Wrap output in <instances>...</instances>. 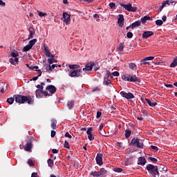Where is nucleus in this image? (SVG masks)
Masks as SVG:
<instances>
[{"instance_id":"nucleus-1","label":"nucleus","mask_w":177,"mask_h":177,"mask_svg":"<svg viewBox=\"0 0 177 177\" xmlns=\"http://www.w3.org/2000/svg\"><path fill=\"white\" fill-rule=\"evenodd\" d=\"M19 104H25L26 102L28 104H34V95H15L14 97H10L7 99V103L10 104H12L15 102Z\"/></svg>"},{"instance_id":"nucleus-2","label":"nucleus","mask_w":177,"mask_h":177,"mask_svg":"<svg viewBox=\"0 0 177 177\" xmlns=\"http://www.w3.org/2000/svg\"><path fill=\"white\" fill-rule=\"evenodd\" d=\"M122 80L124 81H128L129 82H141L140 78L138 77L136 75H123L122 76Z\"/></svg>"},{"instance_id":"nucleus-3","label":"nucleus","mask_w":177,"mask_h":177,"mask_svg":"<svg viewBox=\"0 0 177 177\" xmlns=\"http://www.w3.org/2000/svg\"><path fill=\"white\" fill-rule=\"evenodd\" d=\"M146 169L148 171L149 174H152V175H158V177H160V173L158 171V167L153 165H147Z\"/></svg>"},{"instance_id":"nucleus-4","label":"nucleus","mask_w":177,"mask_h":177,"mask_svg":"<svg viewBox=\"0 0 177 177\" xmlns=\"http://www.w3.org/2000/svg\"><path fill=\"white\" fill-rule=\"evenodd\" d=\"M131 145L137 147L138 149H143L144 140L142 139H140V138H133L131 140Z\"/></svg>"},{"instance_id":"nucleus-5","label":"nucleus","mask_w":177,"mask_h":177,"mask_svg":"<svg viewBox=\"0 0 177 177\" xmlns=\"http://www.w3.org/2000/svg\"><path fill=\"white\" fill-rule=\"evenodd\" d=\"M82 73V69H74V70H71L68 71V76H70L71 78L73 77H77L78 78L79 77H82V75L81 74Z\"/></svg>"},{"instance_id":"nucleus-6","label":"nucleus","mask_w":177,"mask_h":177,"mask_svg":"<svg viewBox=\"0 0 177 177\" xmlns=\"http://www.w3.org/2000/svg\"><path fill=\"white\" fill-rule=\"evenodd\" d=\"M120 6L124 8V9L127 10V12H136L138 10V8L133 7L131 3H129V4L120 3Z\"/></svg>"},{"instance_id":"nucleus-7","label":"nucleus","mask_w":177,"mask_h":177,"mask_svg":"<svg viewBox=\"0 0 177 177\" xmlns=\"http://www.w3.org/2000/svg\"><path fill=\"white\" fill-rule=\"evenodd\" d=\"M141 101L145 104L149 105L150 107H155L158 104L156 101L150 100V99H148V98H142Z\"/></svg>"},{"instance_id":"nucleus-8","label":"nucleus","mask_w":177,"mask_h":177,"mask_svg":"<svg viewBox=\"0 0 177 177\" xmlns=\"http://www.w3.org/2000/svg\"><path fill=\"white\" fill-rule=\"evenodd\" d=\"M61 20H62L64 23H65L66 25H68L70 24L71 21V15L68 13H67V12H64Z\"/></svg>"},{"instance_id":"nucleus-9","label":"nucleus","mask_w":177,"mask_h":177,"mask_svg":"<svg viewBox=\"0 0 177 177\" xmlns=\"http://www.w3.org/2000/svg\"><path fill=\"white\" fill-rule=\"evenodd\" d=\"M120 95L122 97H124L128 100L135 98L134 94L131 93V92H129L128 93H127V92L125 91H121Z\"/></svg>"},{"instance_id":"nucleus-10","label":"nucleus","mask_w":177,"mask_h":177,"mask_svg":"<svg viewBox=\"0 0 177 177\" xmlns=\"http://www.w3.org/2000/svg\"><path fill=\"white\" fill-rule=\"evenodd\" d=\"M153 59L154 57L153 56L145 57L140 60V65H150V62H147V61H153Z\"/></svg>"},{"instance_id":"nucleus-11","label":"nucleus","mask_w":177,"mask_h":177,"mask_svg":"<svg viewBox=\"0 0 177 177\" xmlns=\"http://www.w3.org/2000/svg\"><path fill=\"white\" fill-rule=\"evenodd\" d=\"M95 66V64L93 62H88L85 65V68H82V71L86 72V71H91L93 70V67Z\"/></svg>"},{"instance_id":"nucleus-12","label":"nucleus","mask_w":177,"mask_h":177,"mask_svg":"<svg viewBox=\"0 0 177 177\" xmlns=\"http://www.w3.org/2000/svg\"><path fill=\"white\" fill-rule=\"evenodd\" d=\"M96 163L99 166L103 165V158H102V154L97 153L96 156Z\"/></svg>"},{"instance_id":"nucleus-13","label":"nucleus","mask_w":177,"mask_h":177,"mask_svg":"<svg viewBox=\"0 0 177 177\" xmlns=\"http://www.w3.org/2000/svg\"><path fill=\"white\" fill-rule=\"evenodd\" d=\"M92 131H93V127H88V130L86 131V133L88 135V139L90 141H93V140L95 139V137H94L93 134L92 133Z\"/></svg>"},{"instance_id":"nucleus-14","label":"nucleus","mask_w":177,"mask_h":177,"mask_svg":"<svg viewBox=\"0 0 177 177\" xmlns=\"http://www.w3.org/2000/svg\"><path fill=\"white\" fill-rule=\"evenodd\" d=\"M46 90L48 91V92L51 94H54L56 93L57 88L54 85H48L46 87Z\"/></svg>"},{"instance_id":"nucleus-15","label":"nucleus","mask_w":177,"mask_h":177,"mask_svg":"<svg viewBox=\"0 0 177 177\" xmlns=\"http://www.w3.org/2000/svg\"><path fill=\"white\" fill-rule=\"evenodd\" d=\"M154 32L153 31H145L142 33V38L143 39H147L150 37H151V35H153Z\"/></svg>"},{"instance_id":"nucleus-16","label":"nucleus","mask_w":177,"mask_h":177,"mask_svg":"<svg viewBox=\"0 0 177 177\" xmlns=\"http://www.w3.org/2000/svg\"><path fill=\"white\" fill-rule=\"evenodd\" d=\"M124 21V15H119V18H118V24L119 25L120 27H123Z\"/></svg>"},{"instance_id":"nucleus-17","label":"nucleus","mask_w":177,"mask_h":177,"mask_svg":"<svg viewBox=\"0 0 177 177\" xmlns=\"http://www.w3.org/2000/svg\"><path fill=\"white\" fill-rule=\"evenodd\" d=\"M147 163V160L145 157H139L138 160V165L145 166Z\"/></svg>"},{"instance_id":"nucleus-18","label":"nucleus","mask_w":177,"mask_h":177,"mask_svg":"<svg viewBox=\"0 0 177 177\" xmlns=\"http://www.w3.org/2000/svg\"><path fill=\"white\" fill-rule=\"evenodd\" d=\"M32 147V143L31 142V141H30L29 142H27L26 145L24 147V149L26 151H30Z\"/></svg>"},{"instance_id":"nucleus-19","label":"nucleus","mask_w":177,"mask_h":177,"mask_svg":"<svg viewBox=\"0 0 177 177\" xmlns=\"http://www.w3.org/2000/svg\"><path fill=\"white\" fill-rule=\"evenodd\" d=\"M28 30H29V33H30L28 40H30V39H32L34 37V35L35 34V31L34 30V28H32L31 26L29 28Z\"/></svg>"},{"instance_id":"nucleus-20","label":"nucleus","mask_w":177,"mask_h":177,"mask_svg":"<svg viewBox=\"0 0 177 177\" xmlns=\"http://www.w3.org/2000/svg\"><path fill=\"white\" fill-rule=\"evenodd\" d=\"M160 172H167L168 168L165 167V165H160V167L158 168Z\"/></svg>"},{"instance_id":"nucleus-21","label":"nucleus","mask_w":177,"mask_h":177,"mask_svg":"<svg viewBox=\"0 0 177 177\" xmlns=\"http://www.w3.org/2000/svg\"><path fill=\"white\" fill-rule=\"evenodd\" d=\"M128 65L129 68L132 70V71H136V70L138 69V66L135 63H129L128 64Z\"/></svg>"},{"instance_id":"nucleus-22","label":"nucleus","mask_w":177,"mask_h":177,"mask_svg":"<svg viewBox=\"0 0 177 177\" xmlns=\"http://www.w3.org/2000/svg\"><path fill=\"white\" fill-rule=\"evenodd\" d=\"M36 97L41 98L43 97V90L35 91Z\"/></svg>"},{"instance_id":"nucleus-23","label":"nucleus","mask_w":177,"mask_h":177,"mask_svg":"<svg viewBox=\"0 0 177 177\" xmlns=\"http://www.w3.org/2000/svg\"><path fill=\"white\" fill-rule=\"evenodd\" d=\"M57 120L55 119L51 120V124H50L51 129H56L57 128Z\"/></svg>"},{"instance_id":"nucleus-24","label":"nucleus","mask_w":177,"mask_h":177,"mask_svg":"<svg viewBox=\"0 0 177 177\" xmlns=\"http://www.w3.org/2000/svg\"><path fill=\"white\" fill-rule=\"evenodd\" d=\"M141 24V21H136L135 22H133V24H131V28H135L136 27H139L140 26Z\"/></svg>"},{"instance_id":"nucleus-25","label":"nucleus","mask_w":177,"mask_h":177,"mask_svg":"<svg viewBox=\"0 0 177 177\" xmlns=\"http://www.w3.org/2000/svg\"><path fill=\"white\" fill-rule=\"evenodd\" d=\"M131 134H132L131 130L130 129L125 130L124 136L126 138H129Z\"/></svg>"},{"instance_id":"nucleus-26","label":"nucleus","mask_w":177,"mask_h":177,"mask_svg":"<svg viewBox=\"0 0 177 177\" xmlns=\"http://www.w3.org/2000/svg\"><path fill=\"white\" fill-rule=\"evenodd\" d=\"M164 3H165V6H166L167 5V6H171V4L173 5L174 3L176 5V1H174L173 0H166V1H164Z\"/></svg>"},{"instance_id":"nucleus-27","label":"nucleus","mask_w":177,"mask_h":177,"mask_svg":"<svg viewBox=\"0 0 177 177\" xmlns=\"http://www.w3.org/2000/svg\"><path fill=\"white\" fill-rule=\"evenodd\" d=\"M148 20H151V17L145 16V17L141 18V23L142 24H145L147 21H148Z\"/></svg>"},{"instance_id":"nucleus-28","label":"nucleus","mask_w":177,"mask_h":177,"mask_svg":"<svg viewBox=\"0 0 177 177\" xmlns=\"http://www.w3.org/2000/svg\"><path fill=\"white\" fill-rule=\"evenodd\" d=\"M177 66V56L174 57L171 64H170V67H176Z\"/></svg>"},{"instance_id":"nucleus-29","label":"nucleus","mask_w":177,"mask_h":177,"mask_svg":"<svg viewBox=\"0 0 177 177\" xmlns=\"http://www.w3.org/2000/svg\"><path fill=\"white\" fill-rule=\"evenodd\" d=\"M30 49H31V46L29 44L24 46L23 51L24 52H28L29 50H30Z\"/></svg>"},{"instance_id":"nucleus-30","label":"nucleus","mask_w":177,"mask_h":177,"mask_svg":"<svg viewBox=\"0 0 177 177\" xmlns=\"http://www.w3.org/2000/svg\"><path fill=\"white\" fill-rule=\"evenodd\" d=\"M36 42H37V39H33L30 40L29 45L30 46V48L33 47V46L36 44Z\"/></svg>"},{"instance_id":"nucleus-31","label":"nucleus","mask_w":177,"mask_h":177,"mask_svg":"<svg viewBox=\"0 0 177 177\" xmlns=\"http://www.w3.org/2000/svg\"><path fill=\"white\" fill-rule=\"evenodd\" d=\"M91 175L93 177H100V171H92Z\"/></svg>"},{"instance_id":"nucleus-32","label":"nucleus","mask_w":177,"mask_h":177,"mask_svg":"<svg viewBox=\"0 0 177 177\" xmlns=\"http://www.w3.org/2000/svg\"><path fill=\"white\" fill-rule=\"evenodd\" d=\"M68 67L72 70H77L80 66L78 64H69Z\"/></svg>"},{"instance_id":"nucleus-33","label":"nucleus","mask_w":177,"mask_h":177,"mask_svg":"<svg viewBox=\"0 0 177 177\" xmlns=\"http://www.w3.org/2000/svg\"><path fill=\"white\" fill-rule=\"evenodd\" d=\"M113 170L115 173H121V172H122L123 169L122 168H120V167H115V168L113 169Z\"/></svg>"},{"instance_id":"nucleus-34","label":"nucleus","mask_w":177,"mask_h":177,"mask_svg":"<svg viewBox=\"0 0 177 177\" xmlns=\"http://www.w3.org/2000/svg\"><path fill=\"white\" fill-rule=\"evenodd\" d=\"M48 62L49 64H53V63H57L58 62V60L55 59V57L53 59H48Z\"/></svg>"},{"instance_id":"nucleus-35","label":"nucleus","mask_w":177,"mask_h":177,"mask_svg":"<svg viewBox=\"0 0 177 177\" xmlns=\"http://www.w3.org/2000/svg\"><path fill=\"white\" fill-rule=\"evenodd\" d=\"M47 48H48V46H44V50L46 51V56H47V57H50V52L49 51V50Z\"/></svg>"},{"instance_id":"nucleus-36","label":"nucleus","mask_w":177,"mask_h":177,"mask_svg":"<svg viewBox=\"0 0 177 177\" xmlns=\"http://www.w3.org/2000/svg\"><path fill=\"white\" fill-rule=\"evenodd\" d=\"M10 55H11L12 57L16 58V57H17L19 55V53H18L17 51H13V52H12V53H10Z\"/></svg>"},{"instance_id":"nucleus-37","label":"nucleus","mask_w":177,"mask_h":177,"mask_svg":"<svg viewBox=\"0 0 177 177\" xmlns=\"http://www.w3.org/2000/svg\"><path fill=\"white\" fill-rule=\"evenodd\" d=\"M106 173H107V171L105 170L104 168H101V169H100V176H101V175H103V176H104V175H106Z\"/></svg>"},{"instance_id":"nucleus-38","label":"nucleus","mask_w":177,"mask_h":177,"mask_svg":"<svg viewBox=\"0 0 177 177\" xmlns=\"http://www.w3.org/2000/svg\"><path fill=\"white\" fill-rule=\"evenodd\" d=\"M47 162H48V166H49L50 167H53L54 163H53V160H51V158H49V159L47 160Z\"/></svg>"},{"instance_id":"nucleus-39","label":"nucleus","mask_w":177,"mask_h":177,"mask_svg":"<svg viewBox=\"0 0 177 177\" xmlns=\"http://www.w3.org/2000/svg\"><path fill=\"white\" fill-rule=\"evenodd\" d=\"M68 108L71 109L74 106V102L73 101H69L68 102Z\"/></svg>"},{"instance_id":"nucleus-40","label":"nucleus","mask_w":177,"mask_h":177,"mask_svg":"<svg viewBox=\"0 0 177 177\" xmlns=\"http://www.w3.org/2000/svg\"><path fill=\"white\" fill-rule=\"evenodd\" d=\"M118 49L120 52H122L124 50V45L122 44V43H120L119 47Z\"/></svg>"},{"instance_id":"nucleus-41","label":"nucleus","mask_w":177,"mask_h":177,"mask_svg":"<svg viewBox=\"0 0 177 177\" xmlns=\"http://www.w3.org/2000/svg\"><path fill=\"white\" fill-rule=\"evenodd\" d=\"M7 87V85L4 84V86H0V91L2 94L5 93V90Z\"/></svg>"},{"instance_id":"nucleus-42","label":"nucleus","mask_w":177,"mask_h":177,"mask_svg":"<svg viewBox=\"0 0 177 177\" xmlns=\"http://www.w3.org/2000/svg\"><path fill=\"white\" fill-rule=\"evenodd\" d=\"M155 24L158 26H161L163 24V21L162 20H156L155 21Z\"/></svg>"},{"instance_id":"nucleus-43","label":"nucleus","mask_w":177,"mask_h":177,"mask_svg":"<svg viewBox=\"0 0 177 177\" xmlns=\"http://www.w3.org/2000/svg\"><path fill=\"white\" fill-rule=\"evenodd\" d=\"M104 85L105 86H109V84H111V81H106V78L104 79V82H103Z\"/></svg>"},{"instance_id":"nucleus-44","label":"nucleus","mask_w":177,"mask_h":177,"mask_svg":"<svg viewBox=\"0 0 177 177\" xmlns=\"http://www.w3.org/2000/svg\"><path fill=\"white\" fill-rule=\"evenodd\" d=\"M149 159L150 160H151L152 162H153V163H157V162H158V160H157V158H156L149 157Z\"/></svg>"},{"instance_id":"nucleus-45","label":"nucleus","mask_w":177,"mask_h":177,"mask_svg":"<svg viewBox=\"0 0 177 177\" xmlns=\"http://www.w3.org/2000/svg\"><path fill=\"white\" fill-rule=\"evenodd\" d=\"M38 12V15L41 17H45L47 15L46 13H43V12H39V11H37Z\"/></svg>"},{"instance_id":"nucleus-46","label":"nucleus","mask_w":177,"mask_h":177,"mask_svg":"<svg viewBox=\"0 0 177 177\" xmlns=\"http://www.w3.org/2000/svg\"><path fill=\"white\" fill-rule=\"evenodd\" d=\"M133 35L132 32H127V38L131 39V38L133 37Z\"/></svg>"},{"instance_id":"nucleus-47","label":"nucleus","mask_w":177,"mask_h":177,"mask_svg":"<svg viewBox=\"0 0 177 177\" xmlns=\"http://www.w3.org/2000/svg\"><path fill=\"white\" fill-rule=\"evenodd\" d=\"M64 147L66 149H70L69 143L68 142L67 140H65V143H64Z\"/></svg>"},{"instance_id":"nucleus-48","label":"nucleus","mask_w":177,"mask_h":177,"mask_svg":"<svg viewBox=\"0 0 177 177\" xmlns=\"http://www.w3.org/2000/svg\"><path fill=\"white\" fill-rule=\"evenodd\" d=\"M165 7V1H163L162 6L158 8L159 12H162L163 8Z\"/></svg>"},{"instance_id":"nucleus-49","label":"nucleus","mask_w":177,"mask_h":177,"mask_svg":"<svg viewBox=\"0 0 177 177\" xmlns=\"http://www.w3.org/2000/svg\"><path fill=\"white\" fill-rule=\"evenodd\" d=\"M115 77L120 76V73L118 71H113V73H111Z\"/></svg>"},{"instance_id":"nucleus-50","label":"nucleus","mask_w":177,"mask_h":177,"mask_svg":"<svg viewBox=\"0 0 177 177\" xmlns=\"http://www.w3.org/2000/svg\"><path fill=\"white\" fill-rule=\"evenodd\" d=\"M28 164L29 166H34L35 165L34 162L32 160H28Z\"/></svg>"},{"instance_id":"nucleus-51","label":"nucleus","mask_w":177,"mask_h":177,"mask_svg":"<svg viewBox=\"0 0 177 177\" xmlns=\"http://www.w3.org/2000/svg\"><path fill=\"white\" fill-rule=\"evenodd\" d=\"M151 147L155 152H157L158 150V148L156 146L151 145Z\"/></svg>"},{"instance_id":"nucleus-52","label":"nucleus","mask_w":177,"mask_h":177,"mask_svg":"<svg viewBox=\"0 0 177 177\" xmlns=\"http://www.w3.org/2000/svg\"><path fill=\"white\" fill-rule=\"evenodd\" d=\"M100 91H101V88H100V87H95V88H93V93L97 92V91L100 92Z\"/></svg>"},{"instance_id":"nucleus-53","label":"nucleus","mask_w":177,"mask_h":177,"mask_svg":"<svg viewBox=\"0 0 177 177\" xmlns=\"http://www.w3.org/2000/svg\"><path fill=\"white\" fill-rule=\"evenodd\" d=\"M109 6H110L111 9H115V3H110Z\"/></svg>"},{"instance_id":"nucleus-54","label":"nucleus","mask_w":177,"mask_h":177,"mask_svg":"<svg viewBox=\"0 0 177 177\" xmlns=\"http://www.w3.org/2000/svg\"><path fill=\"white\" fill-rule=\"evenodd\" d=\"M56 136V131L55 130H51V138H53Z\"/></svg>"},{"instance_id":"nucleus-55","label":"nucleus","mask_w":177,"mask_h":177,"mask_svg":"<svg viewBox=\"0 0 177 177\" xmlns=\"http://www.w3.org/2000/svg\"><path fill=\"white\" fill-rule=\"evenodd\" d=\"M10 63L12 65H16L15 62V59H12V57H11L10 59Z\"/></svg>"},{"instance_id":"nucleus-56","label":"nucleus","mask_w":177,"mask_h":177,"mask_svg":"<svg viewBox=\"0 0 177 177\" xmlns=\"http://www.w3.org/2000/svg\"><path fill=\"white\" fill-rule=\"evenodd\" d=\"M65 138H68L69 139L72 138V136H71V134L68 132H66L65 133Z\"/></svg>"},{"instance_id":"nucleus-57","label":"nucleus","mask_w":177,"mask_h":177,"mask_svg":"<svg viewBox=\"0 0 177 177\" xmlns=\"http://www.w3.org/2000/svg\"><path fill=\"white\" fill-rule=\"evenodd\" d=\"M37 87L38 88V90L44 91V86H42V85L37 84Z\"/></svg>"},{"instance_id":"nucleus-58","label":"nucleus","mask_w":177,"mask_h":177,"mask_svg":"<svg viewBox=\"0 0 177 177\" xmlns=\"http://www.w3.org/2000/svg\"><path fill=\"white\" fill-rule=\"evenodd\" d=\"M102 113L100 111H97L96 114V118H101Z\"/></svg>"},{"instance_id":"nucleus-59","label":"nucleus","mask_w":177,"mask_h":177,"mask_svg":"<svg viewBox=\"0 0 177 177\" xmlns=\"http://www.w3.org/2000/svg\"><path fill=\"white\" fill-rule=\"evenodd\" d=\"M104 129V124L103 123H101V124L99 127V132L102 131V130H103Z\"/></svg>"},{"instance_id":"nucleus-60","label":"nucleus","mask_w":177,"mask_h":177,"mask_svg":"<svg viewBox=\"0 0 177 177\" xmlns=\"http://www.w3.org/2000/svg\"><path fill=\"white\" fill-rule=\"evenodd\" d=\"M165 86H166L167 88H174V85L173 84H165Z\"/></svg>"},{"instance_id":"nucleus-61","label":"nucleus","mask_w":177,"mask_h":177,"mask_svg":"<svg viewBox=\"0 0 177 177\" xmlns=\"http://www.w3.org/2000/svg\"><path fill=\"white\" fill-rule=\"evenodd\" d=\"M52 153H59V150L53 149H52Z\"/></svg>"},{"instance_id":"nucleus-62","label":"nucleus","mask_w":177,"mask_h":177,"mask_svg":"<svg viewBox=\"0 0 177 177\" xmlns=\"http://www.w3.org/2000/svg\"><path fill=\"white\" fill-rule=\"evenodd\" d=\"M14 61H15V65L18 64V63H19V59H18L17 57H15Z\"/></svg>"},{"instance_id":"nucleus-63","label":"nucleus","mask_w":177,"mask_h":177,"mask_svg":"<svg viewBox=\"0 0 177 177\" xmlns=\"http://www.w3.org/2000/svg\"><path fill=\"white\" fill-rule=\"evenodd\" d=\"M111 75V72L110 71H106V77H107V78H109V76Z\"/></svg>"},{"instance_id":"nucleus-64","label":"nucleus","mask_w":177,"mask_h":177,"mask_svg":"<svg viewBox=\"0 0 177 177\" xmlns=\"http://www.w3.org/2000/svg\"><path fill=\"white\" fill-rule=\"evenodd\" d=\"M38 176L37 172H32L31 177Z\"/></svg>"}]
</instances>
